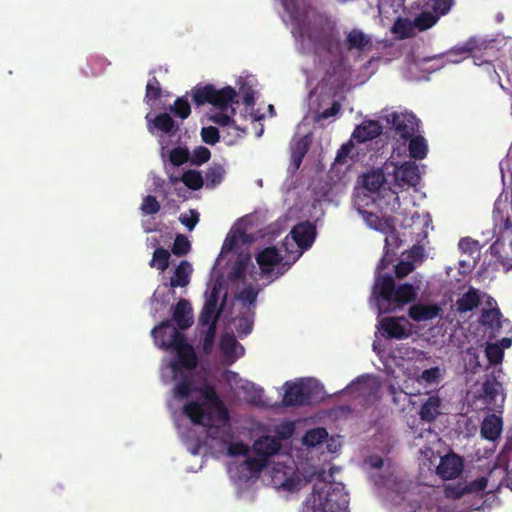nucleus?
Instances as JSON below:
<instances>
[{
    "instance_id": "nucleus-1",
    "label": "nucleus",
    "mask_w": 512,
    "mask_h": 512,
    "mask_svg": "<svg viewBox=\"0 0 512 512\" xmlns=\"http://www.w3.org/2000/svg\"><path fill=\"white\" fill-rule=\"evenodd\" d=\"M204 400L188 401L183 406V413L196 425L212 428L215 422L227 423L229 411L211 387L201 389Z\"/></svg>"
},
{
    "instance_id": "nucleus-2",
    "label": "nucleus",
    "mask_w": 512,
    "mask_h": 512,
    "mask_svg": "<svg viewBox=\"0 0 512 512\" xmlns=\"http://www.w3.org/2000/svg\"><path fill=\"white\" fill-rule=\"evenodd\" d=\"M416 291L410 283H404L396 287L391 275L377 276L372 291V299L375 301L379 313H389L414 301Z\"/></svg>"
},
{
    "instance_id": "nucleus-3",
    "label": "nucleus",
    "mask_w": 512,
    "mask_h": 512,
    "mask_svg": "<svg viewBox=\"0 0 512 512\" xmlns=\"http://www.w3.org/2000/svg\"><path fill=\"white\" fill-rule=\"evenodd\" d=\"M313 494V512H348L349 495L342 483L314 485Z\"/></svg>"
},
{
    "instance_id": "nucleus-4",
    "label": "nucleus",
    "mask_w": 512,
    "mask_h": 512,
    "mask_svg": "<svg viewBox=\"0 0 512 512\" xmlns=\"http://www.w3.org/2000/svg\"><path fill=\"white\" fill-rule=\"evenodd\" d=\"M173 339L169 343H164L167 347H172L177 359L171 362V369L175 374H178L182 368L193 370L198 365V358L196 352L191 344L186 341L184 334L179 331L172 332Z\"/></svg>"
},
{
    "instance_id": "nucleus-5",
    "label": "nucleus",
    "mask_w": 512,
    "mask_h": 512,
    "mask_svg": "<svg viewBox=\"0 0 512 512\" xmlns=\"http://www.w3.org/2000/svg\"><path fill=\"white\" fill-rule=\"evenodd\" d=\"M455 0H427L426 6L431 11H422L414 20L419 30H427L437 23L441 16L449 13Z\"/></svg>"
},
{
    "instance_id": "nucleus-6",
    "label": "nucleus",
    "mask_w": 512,
    "mask_h": 512,
    "mask_svg": "<svg viewBox=\"0 0 512 512\" xmlns=\"http://www.w3.org/2000/svg\"><path fill=\"white\" fill-rule=\"evenodd\" d=\"M313 399V389L306 382H286L285 392L282 398V404L285 407L304 406L311 403Z\"/></svg>"
},
{
    "instance_id": "nucleus-7",
    "label": "nucleus",
    "mask_w": 512,
    "mask_h": 512,
    "mask_svg": "<svg viewBox=\"0 0 512 512\" xmlns=\"http://www.w3.org/2000/svg\"><path fill=\"white\" fill-rule=\"evenodd\" d=\"M397 136L404 140H408L415 135L418 129V120L413 114L393 112L388 117Z\"/></svg>"
},
{
    "instance_id": "nucleus-8",
    "label": "nucleus",
    "mask_w": 512,
    "mask_h": 512,
    "mask_svg": "<svg viewBox=\"0 0 512 512\" xmlns=\"http://www.w3.org/2000/svg\"><path fill=\"white\" fill-rule=\"evenodd\" d=\"M406 325L408 321L404 317H386L380 322L381 329L389 339H405L410 335Z\"/></svg>"
},
{
    "instance_id": "nucleus-9",
    "label": "nucleus",
    "mask_w": 512,
    "mask_h": 512,
    "mask_svg": "<svg viewBox=\"0 0 512 512\" xmlns=\"http://www.w3.org/2000/svg\"><path fill=\"white\" fill-rule=\"evenodd\" d=\"M462 469V458L454 453H450L441 458L436 471L441 478L450 480L458 477L461 474Z\"/></svg>"
},
{
    "instance_id": "nucleus-10",
    "label": "nucleus",
    "mask_w": 512,
    "mask_h": 512,
    "mask_svg": "<svg viewBox=\"0 0 512 512\" xmlns=\"http://www.w3.org/2000/svg\"><path fill=\"white\" fill-rule=\"evenodd\" d=\"M315 234V226L309 221L298 223L290 231L292 239L302 249H308L312 245Z\"/></svg>"
},
{
    "instance_id": "nucleus-11",
    "label": "nucleus",
    "mask_w": 512,
    "mask_h": 512,
    "mask_svg": "<svg viewBox=\"0 0 512 512\" xmlns=\"http://www.w3.org/2000/svg\"><path fill=\"white\" fill-rule=\"evenodd\" d=\"M172 318L181 330L190 328L193 324V310L191 304L186 299H180L173 310Z\"/></svg>"
},
{
    "instance_id": "nucleus-12",
    "label": "nucleus",
    "mask_w": 512,
    "mask_h": 512,
    "mask_svg": "<svg viewBox=\"0 0 512 512\" xmlns=\"http://www.w3.org/2000/svg\"><path fill=\"white\" fill-rule=\"evenodd\" d=\"M382 133V126L377 120H366L358 125L352 137L359 143H364L377 138Z\"/></svg>"
},
{
    "instance_id": "nucleus-13",
    "label": "nucleus",
    "mask_w": 512,
    "mask_h": 512,
    "mask_svg": "<svg viewBox=\"0 0 512 512\" xmlns=\"http://www.w3.org/2000/svg\"><path fill=\"white\" fill-rule=\"evenodd\" d=\"M256 261L263 274H270L273 267L282 261V256L275 246H270L258 253Z\"/></svg>"
},
{
    "instance_id": "nucleus-14",
    "label": "nucleus",
    "mask_w": 512,
    "mask_h": 512,
    "mask_svg": "<svg viewBox=\"0 0 512 512\" xmlns=\"http://www.w3.org/2000/svg\"><path fill=\"white\" fill-rule=\"evenodd\" d=\"M502 428V418L495 414H489L484 418L481 424V437L489 441H496L501 435Z\"/></svg>"
},
{
    "instance_id": "nucleus-15",
    "label": "nucleus",
    "mask_w": 512,
    "mask_h": 512,
    "mask_svg": "<svg viewBox=\"0 0 512 512\" xmlns=\"http://www.w3.org/2000/svg\"><path fill=\"white\" fill-rule=\"evenodd\" d=\"M395 178L401 185L416 186L420 181L419 168L415 162H404L396 169Z\"/></svg>"
},
{
    "instance_id": "nucleus-16",
    "label": "nucleus",
    "mask_w": 512,
    "mask_h": 512,
    "mask_svg": "<svg viewBox=\"0 0 512 512\" xmlns=\"http://www.w3.org/2000/svg\"><path fill=\"white\" fill-rule=\"evenodd\" d=\"M308 39L316 49L326 52H332L338 45V41L334 38L332 32L324 29L311 31L308 34Z\"/></svg>"
},
{
    "instance_id": "nucleus-17",
    "label": "nucleus",
    "mask_w": 512,
    "mask_h": 512,
    "mask_svg": "<svg viewBox=\"0 0 512 512\" xmlns=\"http://www.w3.org/2000/svg\"><path fill=\"white\" fill-rule=\"evenodd\" d=\"M480 304V291L474 287H469V289L457 299L456 310L459 314H465L478 308Z\"/></svg>"
},
{
    "instance_id": "nucleus-18",
    "label": "nucleus",
    "mask_w": 512,
    "mask_h": 512,
    "mask_svg": "<svg viewBox=\"0 0 512 512\" xmlns=\"http://www.w3.org/2000/svg\"><path fill=\"white\" fill-rule=\"evenodd\" d=\"M441 312L437 304H414L408 310V315L414 321H428L436 318Z\"/></svg>"
},
{
    "instance_id": "nucleus-19",
    "label": "nucleus",
    "mask_w": 512,
    "mask_h": 512,
    "mask_svg": "<svg viewBox=\"0 0 512 512\" xmlns=\"http://www.w3.org/2000/svg\"><path fill=\"white\" fill-rule=\"evenodd\" d=\"M174 331H178L177 328L172 326L170 320H164L159 325L155 326L151 334L154 338V341L158 347L164 350H170L172 347H167L164 343H169L170 340L173 339L172 335Z\"/></svg>"
},
{
    "instance_id": "nucleus-20",
    "label": "nucleus",
    "mask_w": 512,
    "mask_h": 512,
    "mask_svg": "<svg viewBox=\"0 0 512 512\" xmlns=\"http://www.w3.org/2000/svg\"><path fill=\"white\" fill-rule=\"evenodd\" d=\"M441 399L437 394L430 395L421 405L420 419L432 423L440 415Z\"/></svg>"
},
{
    "instance_id": "nucleus-21",
    "label": "nucleus",
    "mask_w": 512,
    "mask_h": 512,
    "mask_svg": "<svg viewBox=\"0 0 512 512\" xmlns=\"http://www.w3.org/2000/svg\"><path fill=\"white\" fill-rule=\"evenodd\" d=\"M191 273V264L186 260H182L176 267L174 275L170 278L169 284H165V286H170L171 288L185 287L190 282Z\"/></svg>"
},
{
    "instance_id": "nucleus-22",
    "label": "nucleus",
    "mask_w": 512,
    "mask_h": 512,
    "mask_svg": "<svg viewBox=\"0 0 512 512\" xmlns=\"http://www.w3.org/2000/svg\"><path fill=\"white\" fill-rule=\"evenodd\" d=\"M253 448L258 456H263L267 459L278 453L280 443L271 436H263L255 441Z\"/></svg>"
},
{
    "instance_id": "nucleus-23",
    "label": "nucleus",
    "mask_w": 512,
    "mask_h": 512,
    "mask_svg": "<svg viewBox=\"0 0 512 512\" xmlns=\"http://www.w3.org/2000/svg\"><path fill=\"white\" fill-rule=\"evenodd\" d=\"M359 212L362 215L365 222L368 224V226L374 230L383 233L392 228L394 218L391 216L379 217L378 215L366 210H359Z\"/></svg>"
},
{
    "instance_id": "nucleus-24",
    "label": "nucleus",
    "mask_w": 512,
    "mask_h": 512,
    "mask_svg": "<svg viewBox=\"0 0 512 512\" xmlns=\"http://www.w3.org/2000/svg\"><path fill=\"white\" fill-rule=\"evenodd\" d=\"M237 93L231 86H226L222 89L215 88V95L212 96L211 105L224 110L228 106L235 102Z\"/></svg>"
},
{
    "instance_id": "nucleus-25",
    "label": "nucleus",
    "mask_w": 512,
    "mask_h": 512,
    "mask_svg": "<svg viewBox=\"0 0 512 512\" xmlns=\"http://www.w3.org/2000/svg\"><path fill=\"white\" fill-rule=\"evenodd\" d=\"M213 95H215V86L213 84L196 85L191 90L192 100L197 106H202L206 103L211 104Z\"/></svg>"
},
{
    "instance_id": "nucleus-26",
    "label": "nucleus",
    "mask_w": 512,
    "mask_h": 512,
    "mask_svg": "<svg viewBox=\"0 0 512 512\" xmlns=\"http://www.w3.org/2000/svg\"><path fill=\"white\" fill-rule=\"evenodd\" d=\"M345 44L348 50L357 49L362 51L367 46L371 45V39L361 30L353 29L347 35Z\"/></svg>"
},
{
    "instance_id": "nucleus-27",
    "label": "nucleus",
    "mask_w": 512,
    "mask_h": 512,
    "mask_svg": "<svg viewBox=\"0 0 512 512\" xmlns=\"http://www.w3.org/2000/svg\"><path fill=\"white\" fill-rule=\"evenodd\" d=\"M409 140L408 150L411 158L422 160L426 157L428 146L423 136H412Z\"/></svg>"
},
{
    "instance_id": "nucleus-28",
    "label": "nucleus",
    "mask_w": 512,
    "mask_h": 512,
    "mask_svg": "<svg viewBox=\"0 0 512 512\" xmlns=\"http://www.w3.org/2000/svg\"><path fill=\"white\" fill-rule=\"evenodd\" d=\"M362 183L367 191L375 193L385 183V175L381 170H373L363 175Z\"/></svg>"
},
{
    "instance_id": "nucleus-29",
    "label": "nucleus",
    "mask_w": 512,
    "mask_h": 512,
    "mask_svg": "<svg viewBox=\"0 0 512 512\" xmlns=\"http://www.w3.org/2000/svg\"><path fill=\"white\" fill-rule=\"evenodd\" d=\"M224 175V167L221 164L213 163L205 172L206 187L215 188L223 181Z\"/></svg>"
},
{
    "instance_id": "nucleus-30",
    "label": "nucleus",
    "mask_w": 512,
    "mask_h": 512,
    "mask_svg": "<svg viewBox=\"0 0 512 512\" xmlns=\"http://www.w3.org/2000/svg\"><path fill=\"white\" fill-rule=\"evenodd\" d=\"M310 142L304 137L298 140L292 149L291 162L295 169H299L305 155L309 150Z\"/></svg>"
},
{
    "instance_id": "nucleus-31",
    "label": "nucleus",
    "mask_w": 512,
    "mask_h": 512,
    "mask_svg": "<svg viewBox=\"0 0 512 512\" xmlns=\"http://www.w3.org/2000/svg\"><path fill=\"white\" fill-rule=\"evenodd\" d=\"M327 437L328 432L325 428H314L304 434L302 443L307 447H315L323 443Z\"/></svg>"
},
{
    "instance_id": "nucleus-32",
    "label": "nucleus",
    "mask_w": 512,
    "mask_h": 512,
    "mask_svg": "<svg viewBox=\"0 0 512 512\" xmlns=\"http://www.w3.org/2000/svg\"><path fill=\"white\" fill-rule=\"evenodd\" d=\"M181 182H183L187 188L196 191L203 187L204 178L200 171L190 169L182 174Z\"/></svg>"
},
{
    "instance_id": "nucleus-33",
    "label": "nucleus",
    "mask_w": 512,
    "mask_h": 512,
    "mask_svg": "<svg viewBox=\"0 0 512 512\" xmlns=\"http://www.w3.org/2000/svg\"><path fill=\"white\" fill-rule=\"evenodd\" d=\"M170 252L163 248H156L153 252V257L149 262L150 267H154L161 272H164L169 267Z\"/></svg>"
},
{
    "instance_id": "nucleus-34",
    "label": "nucleus",
    "mask_w": 512,
    "mask_h": 512,
    "mask_svg": "<svg viewBox=\"0 0 512 512\" xmlns=\"http://www.w3.org/2000/svg\"><path fill=\"white\" fill-rule=\"evenodd\" d=\"M217 306L205 301V304L199 315V324L208 326L212 323L217 324L220 316V311H217Z\"/></svg>"
},
{
    "instance_id": "nucleus-35",
    "label": "nucleus",
    "mask_w": 512,
    "mask_h": 512,
    "mask_svg": "<svg viewBox=\"0 0 512 512\" xmlns=\"http://www.w3.org/2000/svg\"><path fill=\"white\" fill-rule=\"evenodd\" d=\"M240 348L243 350V347L240 346L238 341L236 340L235 336L233 334H224L220 339V350L223 352V354L228 358H235L234 354L236 352V349Z\"/></svg>"
},
{
    "instance_id": "nucleus-36",
    "label": "nucleus",
    "mask_w": 512,
    "mask_h": 512,
    "mask_svg": "<svg viewBox=\"0 0 512 512\" xmlns=\"http://www.w3.org/2000/svg\"><path fill=\"white\" fill-rule=\"evenodd\" d=\"M197 391L194 382L189 378H184L174 387V397L178 400L188 398L193 392Z\"/></svg>"
},
{
    "instance_id": "nucleus-37",
    "label": "nucleus",
    "mask_w": 512,
    "mask_h": 512,
    "mask_svg": "<svg viewBox=\"0 0 512 512\" xmlns=\"http://www.w3.org/2000/svg\"><path fill=\"white\" fill-rule=\"evenodd\" d=\"M153 125L165 134H169L176 130L175 121L168 113H161L157 115L153 120Z\"/></svg>"
},
{
    "instance_id": "nucleus-38",
    "label": "nucleus",
    "mask_w": 512,
    "mask_h": 512,
    "mask_svg": "<svg viewBox=\"0 0 512 512\" xmlns=\"http://www.w3.org/2000/svg\"><path fill=\"white\" fill-rule=\"evenodd\" d=\"M501 312L498 308H491V309H485L483 310L481 314V323L489 328H500L501 322H500Z\"/></svg>"
},
{
    "instance_id": "nucleus-39",
    "label": "nucleus",
    "mask_w": 512,
    "mask_h": 512,
    "mask_svg": "<svg viewBox=\"0 0 512 512\" xmlns=\"http://www.w3.org/2000/svg\"><path fill=\"white\" fill-rule=\"evenodd\" d=\"M170 111L181 119H186L191 114V107L186 97H178L170 107Z\"/></svg>"
},
{
    "instance_id": "nucleus-40",
    "label": "nucleus",
    "mask_w": 512,
    "mask_h": 512,
    "mask_svg": "<svg viewBox=\"0 0 512 512\" xmlns=\"http://www.w3.org/2000/svg\"><path fill=\"white\" fill-rule=\"evenodd\" d=\"M191 249V244L187 237L183 234H178L175 237L173 246L171 248L172 253L175 256L181 257L189 253Z\"/></svg>"
},
{
    "instance_id": "nucleus-41",
    "label": "nucleus",
    "mask_w": 512,
    "mask_h": 512,
    "mask_svg": "<svg viewBox=\"0 0 512 512\" xmlns=\"http://www.w3.org/2000/svg\"><path fill=\"white\" fill-rule=\"evenodd\" d=\"M190 158L189 150L186 147L173 148L169 153V161L174 166H181L188 162Z\"/></svg>"
},
{
    "instance_id": "nucleus-42",
    "label": "nucleus",
    "mask_w": 512,
    "mask_h": 512,
    "mask_svg": "<svg viewBox=\"0 0 512 512\" xmlns=\"http://www.w3.org/2000/svg\"><path fill=\"white\" fill-rule=\"evenodd\" d=\"M161 97V87L158 79L153 76L146 85L145 101H156Z\"/></svg>"
},
{
    "instance_id": "nucleus-43",
    "label": "nucleus",
    "mask_w": 512,
    "mask_h": 512,
    "mask_svg": "<svg viewBox=\"0 0 512 512\" xmlns=\"http://www.w3.org/2000/svg\"><path fill=\"white\" fill-rule=\"evenodd\" d=\"M471 489L467 485L461 483L449 484L444 488V494L447 498L460 499L466 493H470Z\"/></svg>"
},
{
    "instance_id": "nucleus-44",
    "label": "nucleus",
    "mask_w": 512,
    "mask_h": 512,
    "mask_svg": "<svg viewBox=\"0 0 512 512\" xmlns=\"http://www.w3.org/2000/svg\"><path fill=\"white\" fill-rule=\"evenodd\" d=\"M383 233L386 234L384 249L389 254L394 248H398L402 242L395 228V221L392 228Z\"/></svg>"
},
{
    "instance_id": "nucleus-45",
    "label": "nucleus",
    "mask_w": 512,
    "mask_h": 512,
    "mask_svg": "<svg viewBox=\"0 0 512 512\" xmlns=\"http://www.w3.org/2000/svg\"><path fill=\"white\" fill-rule=\"evenodd\" d=\"M161 209L160 203L155 196L147 195L143 198L140 210L145 215H154Z\"/></svg>"
},
{
    "instance_id": "nucleus-46",
    "label": "nucleus",
    "mask_w": 512,
    "mask_h": 512,
    "mask_svg": "<svg viewBox=\"0 0 512 512\" xmlns=\"http://www.w3.org/2000/svg\"><path fill=\"white\" fill-rule=\"evenodd\" d=\"M485 354L490 364H499L503 359V350L493 343L487 344Z\"/></svg>"
},
{
    "instance_id": "nucleus-47",
    "label": "nucleus",
    "mask_w": 512,
    "mask_h": 512,
    "mask_svg": "<svg viewBox=\"0 0 512 512\" xmlns=\"http://www.w3.org/2000/svg\"><path fill=\"white\" fill-rule=\"evenodd\" d=\"M201 137L204 143L208 145H215L219 142V130L214 126L203 127L201 130Z\"/></svg>"
},
{
    "instance_id": "nucleus-48",
    "label": "nucleus",
    "mask_w": 512,
    "mask_h": 512,
    "mask_svg": "<svg viewBox=\"0 0 512 512\" xmlns=\"http://www.w3.org/2000/svg\"><path fill=\"white\" fill-rule=\"evenodd\" d=\"M211 157V152L207 147L199 146L197 147L192 154L191 164L193 165H202L209 161Z\"/></svg>"
},
{
    "instance_id": "nucleus-49",
    "label": "nucleus",
    "mask_w": 512,
    "mask_h": 512,
    "mask_svg": "<svg viewBox=\"0 0 512 512\" xmlns=\"http://www.w3.org/2000/svg\"><path fill=\"white\" fill-rule=\"evenodd\" d=\"M483 398L486 403L492 404L496 401V397L498 396V387L497 384L494 382L486 381L483 384Z\"/></svg>"
},
{
    "instance_id": "nucleus-50",
    "label": "nucleus",
    "mask_w": 512,
    "mask_h": 512,
    "mask_svg": "<svg viewBox=\"0 0 512 512\" xmlns=\"http://www.w3.org/2000/svg\"><path fill=\"white\" fill-rule=\"evenodd\" d=\"M258 291L254 289L253 286L249 285L243 288L237 298L242 301L244 304L254 305L257 299Z\"/></svg>"
},
{
    "instance_id": "nucleus-51",
    "label": "nucleus",
    "mask_w": 512,
    "mask_h": 512,
    "mask_svg": "<svg viewBox=\"0 0 512 512\" xmlns=\"http://www.w3.org/2000/svg\"><path fill=\"white\" fill-rule=\"evenodd\" d=\"M246 267H247L246 259L237 260L229 273V279H231V280L243 279L245 277Z\"/></svg>"
},
{
    "instance_id": "nucleus-52",
    "label": "nucleus",
    "mask_w": 512,
    "mask_h": 512,
    "mask_svg": "<svg viewBox=\"0 0 512 512\" xmlns=\"http://www.w3.org/2000/svg\"><path fill=\"white\" fill-rule=\"evenodd\" d=\"M247 469L250 472H260L267 464V459L263 456L249 457L245 460Z\"/></svg>"
},
{
    "instance_id": "nucleus-53",
    "label": "nucleus",
    "mask_w": 512,
    "mask_h": 512,
    "mask_svg": "<svg viewBox=\"0 0 512 512\" xmlns=\"http://www.w3.org/2000/svg\"><path fill=\"white\" fill-rule=\"evenodd\" d=\"M341 110V104L338 101H334L331 107L323 110L320 113H317L314 116L315 122H320L322 120L328 119L330 117L336 116Z\"/></svg>"
},
{
    "instance_id": "nucleus-54",
    "label": "nucleus",
    "mask_w": 512,
    "mask_h": 512,
    "mask_svg": "<svg viewBox=\"0 0 512 512\" xmlns=\"http://www.w3.org/2000/svg\"><path fill=\"white\" fill-rule=\"evenodd\" d=\"M199 213L195 209L190 210V215L181 214L179 217L180 222L186 226L190 231L194 229V227L199 222Z\"/></svg>"
},
{
    "instance_id": "nucleus-55",
    "label": "nucleus",
    "mask_w": 512,
    "mask_h": 512,
    "mask_svg": "<svg viewBox=\"0 0 512 512\" xmlns=\"http://www.w3.org/2000/svg\"><path fill=\"white\" fill-rule=\"evenodd\" d=\"M245 391L248 395V401L254 405L262 404L263 397V389L258 388L255 385H251L250 387H245Z\"/></svg>"
},
{
    "instance_id": "nucleus-56",
    "label": "nucleus",
    "mask_w": 512,
    "mask_h": 512,
    "mask_svg": "<svg viewBox=\"0 0 512 512\" xmlns=\"http://www.w3.org/2000/svg\"><path fill=\"white\" fill-rule=\"evenodd\" d=\"M210 120L212 122H214L215 124H218L222 127L231 125V126H234L236 129H239V127L236 125L235 120L231 116H229L225 113H222V112H217V113L213 114L210 117Z\"/></svg>"
},
{
    "instance_id": "nucleus-57",
    "label": "nucleus",
    "mask_w": 512,
    "mask_h": 512,
    "mask_svg": "<svg viewBox=\"0 0 512 512\" xmlns=\"http://www.w3.org/2000/svg\"><path fill=\"white\" fill-rule=\"evenodd\" d=\"M414 270V264L410 261H400L395 266V274L398 278H403Z\"/></svg>"
},
{
    "instance_id": "nucleus-58",
    "label": "nucleus",
    "mask_w": 512,
    "mask_h": 512,
    "mask_svg": "<svg viewBox=\"0 0 512 512\" xmlns=\"http://www.w3.org/2000/svg\"><path fill=\"white\" fill-rule=\"evenodd\" d=\"M466 354L469 356L467 366L468 369L476 373L478 369L481 367L480 361H479V354L475 352L472 348L467 349Z\"/></svg>"
},
{
    "instance_id": "nucleus-59",
    "label": "nucleus",
    "mask_w": 512,
    "mask_h": 512,
    "mask_svg": "<svg viewBox=\"0 0 512 512\" xmlns=\"http://www.w3.org/2000/svg\"><path fill=\"white\" fill-rule=\"evenodd\" d=\"M248 451V446L243 442H235L228 447V454L231 456H245Z\"/></svg>"
},
{
    "instance_id": "nucleus-60",
    "label": "nucleus",
    "mask_w": 512,
    "mask_h": 512,
    "mask_svg": "<svg viewBox=\"0 0 512 512\" xmlns=\"http://www.w3.org/2000/svg\"><path fill=\"white\" fill-rule=\"evenodd\" d=\"M439 376L440 369L438 367H432L422 371L420 378L427 383H433Z\"/></svg>"
},
{
    "instance_id": "nucleus-61",
    "label": "nucleus",
    "mask_w": 512,
    "mask_h": 512,
    "mask_svg": "<svg viewBox=\"0 0 512 512\" xmlns=\"http://www.w3.org/2000/svg\"><path fill=\"white\" fill-rule=\"evenodd\" d=\"M353 148V145L351 143L343 144L339 150L337 151V155L335 160L338 163H344L345 159L348 157L349 153L351 152Z\"/></svg>"
},
{
    "instance_id": "nucleus-62",
    "label": "nucleus",
    "mask_w": 512,
    "mask_h": 512,
    "mask_svg": "<svg viewBox=\"0 0 512 512\" xmlns=\"http://www.w3.org/2000/svg\"><path fill=\"white\" fill-rule=\"evenodd\" d=\"M252 330V323H250L247 319L242 318L239 320L237 326V332L240 337L247 336Z\"/></svg>"
},
{
    "instance_id": "nucleus-63",
    "label": "nucleus",
    "mask_w": 512,
    "mask_h": 512,
    "mask_svg": "<svg viewBox=\"0 0 512 512\" xmlns=\"http://www.w3.org/2000/svg\"><path fill=\"white\" fill-rule=\"evenodd\" d=\"M237 241H238V238L235 234H233L231 236H227L222 245V252L231 251L235 247Z\"/></svg>"
},
{
    "instance_id": "nucleus-64",
    "label": "nucleus",
    "mask_w": 512,
    "mask_h": 512,
    "mask_svg": "<svg viewBox=\"0 0 512 512\" xmlns=\"http://www.w3.org/2000/svg\"><path fill=\"white\" fill-rule=\"evenodd\" d=\"M209 326V329L205 335V338H204V346L205 347H208L210 345L213 344V341H214V336H215V329H216V324L215 323H212Z\"/></svg>"
}]
</instances>
